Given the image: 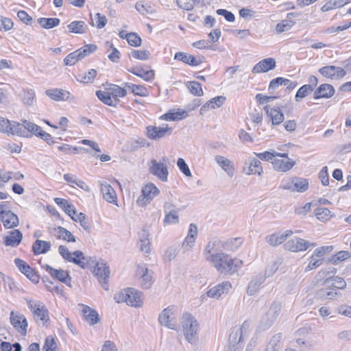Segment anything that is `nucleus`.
I'll return each instance as SVG.
<instances>
[{"mask_svg": "<svg viewBox=\"0 0 351 351\" xmlns=\"http://www.w3.org/2000/svg\"><path fill=\"white\" fill-rule=\"evenodd\" d=\"M171 128L168 125L165 127L148 126L147 128V136L154 140H157L164 137L167 132H171Z\"/></svg>", "mask_w": 351, "mask_h": 351, "instance_id": "nucleus-27", "label": "nucleus"}, {"mask_svg": "<svg viewBox=\"0 0 351 351\" xmlns=\"http://www.w3.org/2000/svg\"><path fill=\"white\" fill-rule=\"evenodd\" d=\"M97 75V71L95 69H90L84 74H80L77 77V80L82 83L88 84L92 83Z\"/></svg>", "mask_w": 351, "mask_h": 351, "instance_id": "nucleus-48", "label": "nucleus"}, {"mask_svg": "<svg viewBox=\"0 0 351 351\" xmlns=\"http://www.w3.org/2000/svg\"><path fill=\"white\" fill-rule=\"evenodd\" d=\"M11 134L18 135L20 136H27L25 123H23V124H22L16 121H12Z\"/></svg>", "mask_w": 351, "mask_h": 351, "instance_id": "nucleus-49", "label": "nucleus"}, {"mask_svg": "<svg viewBox=\"0 0 351 351\" xmlns=\"http://www.w3.org/2000/svg\"><path fill=\"white\" fill-rule=\"evenodd\" d=\"M333 248L334 247L332 245L322 246L316 248L313 254H314L315 256L324 260V256L332 251Z\"/></svg>", "mask_w": 351, "mask_h": 351, "instance_id": "nucleus-55", "label": "nucleus"}, {"mask_svg": "<svg viewBox=\"0 0 351 351\" xmlns=\"http://www.w3.org/2000/svg\"><path fill=\"white\" fill-rule=\"evenodd\" d=\"M174 59L182 61L191 66H197L202 62V59L200 58H196L184 52L176 53L174 56Z\"/></svg>", "mask_w": 351, "mask_h": 351, "instance_id": "nucleus-34", "label": "nucleus"}, {"mask_svg": "<svg viewBox=\"0 0 351 351\" xmlns=\"http://www.w3.org/2000/svg\"><path fill=\"white\" fill-rule=\"evenodd\" d=\"M58 252L64 259L77 265L82 269L88 267L90 265V261H92L90 257L85 256L83 252L80 250L75 251L73 253L70 252L64 245L59 246Z\"/></svg>", "mask_w": 351, "mask_h": 351, "instance_id": "nucleus-3", "label": "nucleus"}, {"mask_svg": "<svg viewBox=\"0 0 351 351\" xmlns=\"http://www.w3.org/2000/svg\"><path fill=\"white\" fill-rule=\"evenodd\" d=\"M51 248V243L37 239L32 245V250L34 254H40L47 252Z\"/></svg>", "mask_w": 351, "mask_h": 351, "instance_id": "nucleus-40", "label": "nucleus"}, {"mask_svg": "<svg viewBox=\"0 0 351 351\" xmlns=\"http://www.w3.org/2000/svg\"><path fill=\"white\" fill-rule=\"evenodd\" d=\"M295 165V162L289 158L287 154V158H278L275 157L272 160L273 169L280 172H287L290 171L293 166Z\"/></svg>", "mask_w": 351, "mask_h": 351, "instance_id": "nucleus-20", "label": "nucleus"}, {"mask_svg": "<svg viewBox=\"0 0 351 351\" xmlns=\"http://www.w3.org/2000/svg\"><path fill=\"white\" fill-rule=\"evenodd\" d=\"M215 160L229 177L232 178L234 176L235 169L232 161L221 155L215 156Z\"/></svg>", "mask_w": 351, "mask_h": 351, "instance_id": "nucleus-22", "label": "nucleus"}, {"mask_svg": "<svg viewBox=\"0 0 351 351\" xmlns=\"http://www.w3.org/2000/svg\"><path fill=\"white\" fill-rule=\"evenodd\" d=\"M188 112L185 110L178 109L176 110H171L165 114L161 118L166 121H178L186 118Z\"/></svg>", "mask_w": 351, "mask_h": 351, "instance_id": "nucleus-39", "label": "nucleus"}, {"mask_svg": "<svg viewBox=\"0 0 351 351\" xmlns=\"http://www.w3.org/2000/svg\"><path fill=\"white\" fill-rule=\"evenodd\" d=\"M312 91V86L304 85L299 88L295 95V101H300L302 98L305 97L308 93Z\"/></svg>", "mask_w": 351, "mask_h": 351, "instance_id": "nucleus-63", "label": "nucleus"}, {"mask_svg": "<svg viewBox=\"0 0 351 351\" xmlns=\"http://www.w3.org/2000/svg\"><path fill=\"white\" fill-rule=\"evenodd\" d=\"M29 308L33 311L34 319L43 324L49 320L48 311L41 302L29 301Z\"/></svg>", "mask_w": 351, "mask_h": 351, "instance_id": "nucleus-12", "label": "nucleus"}, {"mask_svg": "<svg viewBox=\"0 0 351 351\" xmlns=\"http://www.w3.org/2000/svg\"><path fill=\"white\" fill-rule=\"evenodd\" d=\"M295 22L291 20H283L278 23L276 26V31L278 33H282L290 30L294 25Z\"/></svg>", "mask_w": 351, "mask_h": 351, "instance_id": "nucleus-53", "label": "nucleus"}, {"mask_svg": "<svg viewBox=\"0 0 351 351\" xmlns=\"http://www.w3.org/2000/svg\"><path fill=\"white\" fill-rule=\"evenodd\" d=\"M54 202L58 206H60L64 210V212L70 217H71L72 215L76 214L75 208L68 200L62 198L56 197L54 199Z\"/></svg>", "mask_w": 351, "mask_h": 351, "instance_id": "nucleus-41", "label": "nucleus"}, {"mask_svg": "<svg viewBox=\"0 0 351 351\" xmlns=\"http://www.w3.org/2000/svg\"><path fill=\"white\" fill-rule=\"evenodd\" d=\"M96 95L98 99L104 104L112 107H117V101L114 98L112 97V95L108 90L107 91L97 90L96 92Z\"/></svg>", "mask_w": 351, "mask_h": 351, "instance_id": "nucleus-42", "label": "nucleus"}, {"mask_svg": "<svg viewBox=\"0 0 351 351\" xmlns=\"http://www.w3.org/2000/svg\"><path fill=\"white\" fill-rule=\"evenodd\" d=\"M280 187L291 192L303 193L308 189V182L307 179L303 178H288L282 180Z\"/></svg>", "mask_w": 351, "mask_h": 351, "instance_id": "nucleus-7", "label": "nucleus"}, {"mask_svg": "<svg viewBox=\"0 0 351 351\" xmlns=\"http://www.w3.org/2000/svg\"><path fill=\"white\" fill-rule=\"evenodd\" d=\"M128 71L147 82L152 81L154 79V71L151 69V68L147 65L133 66L129 68Z\"/></svg>", "mask_w": 351, "mask_h": 351, "instance_id": "nucleus-14", "label": "nucleus"}, {"mask_svg": "<svg viewBox=\"0 0 351 351\" xmlns=\"http://www.w3.org/2000/svg\"><path fill=\"white\" fill-rule=\"evenodd\" d=\"M226 101V97L223 96H217L215 97L210 100H209L206 104L202 106L200 108V113L203 114L206 111H208L209 109H215L217 108H219L222 106V104Z\"/></svg>", "mask_w": 351, "mask_h": 351, "instance_id": "nucleus-36", "label": "nucleus"}, {"mask_svg": "<svg viewBox=\"0 0 351 351\" xmlns=\"http://www.w3.org/2000/svg\"><path fill=\"white\" fill-rule=\"evenodd\" d=\"M43 350L45 351H58V348L56 343L51 336H48L45 339Z\"/></svg>", "mask_w": 351, "mask_h": 351, "instance_id": "nucleus-64", "label": "nucleus"}, {"mask_svg": "<svg viewBox=\"0 0 351 351\" xmlns=\"http://www.w3.org/2000/svg\"><path fill=\"white\" fill-rule=\"evenodd\" d=\"M117 303L125 302L132 307H140L143 304L142 293L134 288H127L114 295Z\"/></svg>", "mask_w": 351, "mask_h": 351, "instance_id": "nucleus-2", "label": "nucleus"}, {"mask_svg": "<svg viewBox=\"0 0 351 351\" xmlns=\"http://www.w3.org/2000/svg\"><path fill=\"white\" fill-rule=\"evenodd\" d=\"M256 156L262 160L269 161L272 164V160L275 157L287 158V153H280L275 151H266L261 153H254Z\"/></svg>", "mask_w": 351, "mask_h": 351, "instance_id": "nucleus-37", "label": "nucleus"}, {"mask_svg": "<svg viewBox=\"0 0 351 351\" xmlns=\"http://www.w3.org/2000/svg\"><path fill=\"white\" fill-rule=\"evenodd\" d=\"M130 56L140 60H147L150 58V52L147 50H132Z\"/></svg>", "mask_w": 351, "mask_h": 351, "instance_id": "nucleus-56", "label": "nucleus"}, {"mask_svg": "<svg viewBox=\"0 0 351 351\" xmlns=\"http://www.w3.org/2000/svg\"><path fill=\"white\" fill-rule=\"evenodd\" d=\"M140 250L144 253L148 254L150 252V243L148 235L146 232L142 234L141 238L138 242Z\"/></svg>", "mask_w": 351, "mask_h": 351, "instance_id": "nucleus-52", "label": "nucleus"}, {"mask_svg": "<svg viewBox=\"0 0 351 351\" xmlns=\"http://www.w3.org/2000/svg\"><path fill=\"white\" fill-rule=\"evenodd\" d=\"M243 171L247 175L256 174L258 176H261L263 173L261 161L254 158H249L245 160L243 167Z\"/></svg>", "mask_w": 351, "mask_h": 351, "instance_id": "nucleus-16", "label": "nucleus"}, {"mask_svg": "<svg viewBox=\"0 0 351 351\" xmlns=\"http://www.w3.org/2000/svg\"><path fill=\"white\" fill-rule=\"evenodd\" d=\"M108 90L112 95V97L114 98L117 101V105L119 101V97H123L127 94V88L121 87L116 84H111L108 88Z\"/></svg>", "mask_w": 351, "mask_h": 351, "instance_id": "nucleus-43", "label": "nucleus"}, {"mask_svg": "<svg viewBox=\"0 0 351 351\" xmlns=\"http://www.w3.org/2000/svg\"><path fill=\"white\" fill-rule=\"evenodd\" d=\"M158 322L168 328L176 329L177 327L176 307L171 306L165 308L159 315Z\"/></svg>", "mask_w": 351, "mask_h": 351, "instance_id": "nucleus-10", "label": "nucleus"}, {"mask_svg": "<svg viewBox=\"0 0 351 351\" xmlns=\"http://www.w3.org/2000/svg\"><path fill=\"white\" fill-rule=\"evenodd\" d=\"M182 326L186 339L189 343L194 342L199 326L196 319L191 314H184L182 319Z\"/></svg>", "mask_w": 351, "mask_h": 351, "instance_id": "nucleus-4", "label": "nucleus"}, {"mask_svg": "<svg viewBox=\"0 0 351 351\" xmlns=\"http://www.w3.org/2000/svg\"><path fill=\"white\" fill-rule=\"evenodd\" d=\"M125 87L134 95L145 97L147 94V90L141 85H136L131 83H125Z\"/></svg>", "mask_w": 351, "mask_h": 351, "instance_id": "nucleus-46", "label": "nucleus"}, {"mask_svg": "<svg viewBox=\"0 0 351 351\" xmlns=\"http://www.w3.org/2000/svg\"><path fill=\"white\" fill-rule=\"evenodd\" d=\"M23 123H25L27 136H28V132H31L36 136H40V133L43 131L40 126L26 120H25Z\"/></svg>", "mask_w": 351, "mask_h": 351, "instance_id": "nucleus-61", "label": "nucleus"}, {"mask_svg": "<svg viewBox=\"0 0 351 351\" xmlns=\"http://www.w3.org/2000/svg\"><path fill=\"white\" fill-rule=\"evenodd\" d=\"M38 23L40 25L45 29H51L56 26H58L60 21L58 18H39Z\"/></svg>", "mask_w": 351, "mask_h": 351, "instance_id": "nucleus-45", "label": "nucleus"}, {"mask_svg": "<svg viewBox=\"0 0 351 351\" xmlns=\"http://www.w3.org/2000/svg\"><path fill=\"white\" fill-rule=\"evenodd\" d=\"M323 263V259L314 256V254L309 258L308 265L305 268V271H309L319 267Z\"/></svg>", "mask_w": 351, "mask_h": 351, "instance_id": "nucleus-57", "label": "nucleus"}, {"mask_svg": "<svg viewBox=\"0 0 351 351\" xmlns=\"http://www.w3.org/2000/svg\"><path fill=\"white\" fill-rule=\"evenodd\" d=\"M167 162L168 158L167 157H162L159 160H151L149 165V173L157 177L160 181L167 182L169 175Z\"/></svg>", "mask_w": 351, "mask_h": 351, "instance_id": "nucleus-5", "label": "nucleus"}, {"mask_svg": "<svg viewBox=\"0 0 351 351\" xmlns=\"http://www.w3.org/2000/svg\"><path fill=\"white\" fill-rule=\"evenodd\" d=\"M14 262L19 269L29 280L35 283L38 282V276L33 271L29 265L20 258H16Z\"/></svg>", "mask_w": 351, "mask_h": 351, "instance_id": "nucleus-23", "label": "nucleus"}, {"mask_svg": "<svg viewBox=\"0 0 351 351\" xmlns=\"http://www.w3.org/2000/svg\"><path fill=\"white\" fill-rule=\"evenodd\" d=\"M282 339L281 334L278 333L275 335L269 341L265 351H279L280 346V341Z\"/></svg>", "mask_w": 351, "mask_h": 351, "instance_id": "nucleus-47", "label": "nucleus"}, {"mask_svg": "<svg viewBox=\"0 0 351 351\" xmlns=\"http://www.w3.org/2000/svg\"><path fill=\"white\" fill-rule=\"evenodd\" d=\"M282 308V304L280 302L274 301L269 306L267 311L261 318V325L263 328L270 327L277 319Z\"/></svg>", "mask_w": 351, "mask_h": 351, "instance_id": "nucleus-8", "label": "nucleus"}, {"mask_svg": "<svg viewBox=\"0 0 351 351\" xmlns=\"http://www.w3.org/2000/svg\"><path fill=\"white\" fill-rule=\"evenodd\" d=\"M0 221L5 228H13L19 224V217L11 211L8 202L0 203Z\"/></svg>", "mask_w": 351, "mask_h": 351, "instance_id": "nucleus-6", "label": "nucleus"}, {"mask_svg": "<svg viewBox=\"0 0 351 351\" xmlns=\"http://www.w3.org/2000/svg\"><path fill=\"white\" fill-rule=\"evenodd\" d=\"M35 97V92L32 89L24 90L21 95V99L24 104L32 106Z\"/></svg>", "mask_w": 351, "mask_h": 351, "instance_id": "nucleus-51", "label": "nucleus"}, {"mask_svg": "<svg viewBox=\"0 0 351 351\" xmlns=\"http://www.w3.org/2000/svg\"><path fill=\"white\" fill-rule=\"evenodd\" d=\"M178 5L185 10H191L195 4L199 3L200 0H176Z\"/></svg>", "mask_w": 351, "mask_h": 351, "instance_id": "nucleus-58", "label": "nucleus"}, {"mask_svg": "<svg viewBox=\"0 0 351 351\" xmlns=\"http://www.w3.org/2000/svg\"><path fill=\"white\" fill-rule=\"evenodd\" d=\"M22 233L19 230L9 232V234L4 237L3 243L6 246L16 247L21 242Z\"/></svg>", "mask_w": 351, "mask_h": 351, "instance_id": "nucleus-32", "label": "nucleus"}, {"mask_svg": "<svg viewBox=\"0 0 351 351\" xmlns=\"http://www.w3.org/2000/svg\"><path fill=\"white\" fill-rule=\"evenodd\" d=\"M50 230V232L53 233L57 239H62L71 242H75L76 241L75 237L72 234V233L63 227L58 226Z\"/></svg>", "mask_w": 351, "mask_h": 351, "instance_id": "nucleus-35", "label": "nucleus"}, {"mask_svg": "<svg viewBox=\"0 0 351 351\" xmlns=\"http://www.w3.org/2000/svg\"><path fill=\"white\" fill-rule=\"evenodd\" d=\"M264 110L270 117L273 125H277L283 122L285 116L279 108L266 106L264 107Z\"/></svg>", "mask_w": 351, "mask_h": 351, "instance_id": "nucleus-25", "label": "nucleus"}, {"mask_svg": "<svg viewBox=\"0 0 351 351\" xmlns=\"http://www.w3.org/2000/svg\"><path fill=\"white\" fill-rule=\"evenodd\" d=\"M70 33L82 34L86 32L88 25L82 21H74L67 25Z\"/></svg>", "mask_w": 351, "mask_h": 351, "instance_id": "nucleus-38", "label": "nucleus"}, {"mask_svg": "<svg viewBox=\"0 0 351 351\" xmlns=\"http://www.w3.org/2000/svg\"><path fill=\"white\" fill-rule=\"evenodd\" d=\"M319 295L325 300H334L338 295V292L335 289H322L319 291Z\"/></svg>", "mask_w": 351, "mask_h": 351, "instance_id": "nucleus-60", "label": "nucleus"}, {"mask_svg": "<svg viewBox=\"0 0 351 351\" xmlns=\"http://www.w3.org/2000/svg\"><path fill=\"white\" fill-rule=\"evenodd\" d=\"M45 94L55 101H68L71 99V93L63 89L51 88L45 91ZM73 97H72L73 98Z\"/></svg>", "mask_w": 351, "mask_h": 351, "instance_id": "nucleus-26", "label": "nucleus"}, {"mask_svg": "<svg viewBox=\"0 0 351 351\" xmlns=\"http://www.w3.org/2000/svg\"><path fill=\"white\" fill-rule=\"evenodd\" d=\"M100 189L103 197L109 203L117 204V194L114 189L106 182L100 183Z\"/></svg>", "mask_w": 351, "mask_h": 351, "instance_id": "nucleus-30", "label": "nucleus"}, {"mask_svg": "<svg viewBox=\"0 0 351 351\" xmlns=\"http://www.w3.org/2000/svg\"><path fill=\"white\" fill-rule=\"evenodd\" d=\"M326 286H332L336 289H343L346 287V283L345 280L340 277L335 276V277H328L326 280H324V283Z\"/></svg>", "mask_w": 351, "mask_h": 351, "instance_id": "nucleus-44", "label": "nucleus"}, {"mask_svg": "<svg viewBox=\"0 0 351 351\" xmlns=\"http://www.w3.org/2000/svg\"><path fill=\"white\" fill-rule=\"evenodd\" d=\"M97 48V47L95 45L88 44L84 45L83 47L77 49V51L78 52L80 59H83L86 56L95 51Z\"/></svg>", "mask_w": 351, "mask_h": 351, "instance_id": "nucleus-54", "label": "nucleus"}, {"mask_svg": "<svg viewBox=\"0 0 351 351\" xmlns=\"http://www.w3.org/2000/svg\"><path fill=\"white\" fill-rule=\"evenodd\" d=\"M224 249V243L218 238L210 239L203 250L205 260L221 274H232L243 265V261L232 258L228 254L220 252Z\"/></svg>", "mask_w": 351, "mask_h": 351, "instance_id": "nucleus-1", "label": "nucleus"}, {"mask_svg": "<svg viewBox=\"0 0 351 351\" xmlns=\"http://www.w3.org/2000/svg\"><path fill=\"white\" fill-rule=\"evenodd\" d=\"M45 267L52 277L67 285H69L71 278L67 271L62 269H53L48 265H46Z\"/></svg>", "mask_w": 351, "mask_h": 351, "instance_id": "nucleus-31", "label": "nucleus"}, {"mask_svg": "<svg viewBox=\"0 0 351 351\" xmlns=\"http://www.w3.org/2000/svg\"><path fill=\"white\" fill-rule=\"evenodd\" d=\"M266 276L262 274H259L254 276L252 280L249 282L247 287V293L249 295H254L258 293L261 285L265 281Z\"/></svg>", "mask_w": 351, "mask_h": 351, "instance_id": "nucleus-24", "label": "nucleus"}, {"mask_svg": "<svg viewBox=\"0 0 351 351\" xmlns=\"http://www.w3.org/2000/svg\"><path fill=\"white\" fill-rule=\"evenodd\" d=\"M315 245L316 244L314 243H310L309 241L303 239L295 237L286 242L284 245V247L287 250L298 252L300 251H304L311 246Z\"/></svg>", "mask_w": 351, "mask_h": 351, "instance_id": "nucleus-11", "label": "nucleus"}, {"mask_svg": "<svg viewBox=\"0 0 351 351\" xmlns=\"http://www.w3.org/2000/svg\"><path fill=\"white\" fill-rule=\"evenodd\" d=\"M74 215H72L71 217L73 221L79 222L85 230H90L88 221H87L86 215L84 213H80L79 214L76 215L75 217Z\"/></svg>", "mask_w": 351, "mask_h": 351, "instance_id": "nucleus-59", "label": "nucleus"}, {"mask_svg": "<svg viewBox=\"0 0 351 351\" xmlns=\"http://www.w3.org/2000/svg\"><path fill=\"white\" fill-rule=\"evenodd\" d=\"M315 215L317 219L325 221L330 219L331 212L326 208H317L315 210Z\"/></svg>", "mask_w": 351, "mask_h": 351, "instance_id": "nucleus-50", "label": "nucleus"}, {"mask_svg": "<svg viewBox=\"0 0 351 351\" xmlns=\"http://www.w3.org/2000/svg\"><path fill=\"white\" fill-rule=\"evenodd\" d=\"M12 121L0 117V132L11 134Z\"/></svg>", "mask_w": 351, "mask_h": 351, "instance_id": "nucleus-62", "label": "nucleus"}, {"mask_svg": "<svg viewBox=\"0 0 351 351\" xmlns=\"http://www.w3.org/2000/svg\"><path fill=\"white\" fill-rule=\"evenodd\" d=\"M293 234V231L287 230L282 233L276 232L265 237L266 242L271 246H277L282 243L289 237Z\"/></svg>", "mask_w": 351, "mask_h": 351, "instance_id": "nucleus-21", "label": "nucleus"}, {"mask_svg": "<svg viewBox=\"0 0 351 351\" xmlns=\"http://www.w3.org/2000/svg\"><path fill=\"white\" fill-rule=\"evenodd\" d=\"M142 194L138 197L136 204L145 206L160 193V190L153 183H149L142 188Z\"/></svg>", "mask_w": 351, "mask_h": 351, "instance_id": "nucleus-9", "label": "nucleus"}, {"mask_svg": "<svg viewBox=\"0 0 351 351\" xmlns=\"http://www.w3.org/2000/svg\"><path fill=\"white\" fill-rule=\"evenodd\" d=\"M232 288V285L228 281H223L221 283L210 289L206 295L209 298L218 299L223 295H226Z\"/></svg>", "mask_w": 351, "mask_h": 351, "instance_id": "nucleus-17", "label": "nucleus"}, {"mask_svg": "<svg viewBox=\"0 0 351 351\" xmlns=\"http://www.w3.org/2000/svg\"><path fill=\"white\" fill-rule=\"evenodd\" d=\"M10 319V323L14 328L17 329V330L22 334H26L27 321L23 314L11 311Z\"/></svg>", "mask_w": 351, "mask_h": 351, "instance_id": "nucleus-18", "label": "nucleus"}, {"mask_svg": "<svg viewBox=\"0 0 351 351\" xmlns=\"http://www.w3.org/2000/svg\"><path fill=\"white\" fill-rule=\"evenodd\" d=\"M335 94V89L330 84H322L314 93L315 99L320 98H330Z\"/></svg>", "mask_w": 351, "mask_h": 351, "instance_id": "nucleus-33", "label": "nucleus"}, {"mask_svg": "<svg viewBox=\"0 0 351 351\" xmlns=\"http://www.w3.org/2000/svg\"><path fill=\"white\" fill-rule=\"evenodd\" d=\"M136 275L139 276V281L142 288L149 289L153 284L152 272L145 266H138Z\"/></svg>", "mask_w": 351, "mask_h": 351, "instance_id": "nucleus-19", "label": "nucleus"}, {"mask_svg": "<svg viewBox=\"0 0 351 351\" xmlns=\"http://www.w3.org/2000/svg\"><path fill=\"white\" fill-rule=\"evenodd\" d=\"M94 273L99 282L102 285L103 288L108 291V279L110 276L109 267L106 265V263L98 262L95 267Z\"/></svg>", "mask_w": 351, "mask_h": 351, "instance_id": "nucleus-13", "label": "nucleus"}, {"mask_svg": "<svg viewBox=\"0 0 351 351\" xmlns=\"http://www.w3.org/2000/svg\"><path fill=\"white\" fill-rule=\"evenodd\" d=\"M276 66V61L272 58H268L263 59L257 63L252 69V72L254 73H265L270 70H272Z\"/></svg>", "mask_w": 351, "mask_h": 351, "instance_id": "nucleus-29", "label": "nucleus"}, {"mask_svg": "<svg viewBox=\"0 0 351 351\" xmlns=\"http://www.w3.org/2000/svg\"><path fill=\"white\" fill-rule=\"evenodd\" d=\"M319 73L325 77L332 80H339L343 78L346 74V71L341 68L335 66H326L319 69Z\"/></svg>", "mask_w": 351, "mask_h": 351, "instance_id": "nucleus-15", "label": "nucleus"}, {"mask_svg": "<svg viewBox=\"0 0 351 351\" xmlns=\"http://www.w3.org/2000/svg\"><path fill=\"white\" fill-rule=\"evenodd\" d=\"M80 306L82 307V313L86 322L91 326L99 322L100 319L95 310L84 304H80Z\"/></svg>", "mask_w": 351, "mask_h": 351, "instance_id": "nucleus-28", "label": "nucleus"}]
</instances>
